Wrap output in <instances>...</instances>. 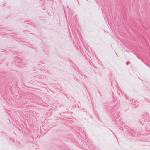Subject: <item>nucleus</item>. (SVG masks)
<instances>
[{
	"label": "nucleus",
	"mask_w": 150,
	"mask_h": 150,
	"mask_svg": "<svg viewBox=\"0 0 150 150\" xmlns=\"http://www.w3.org/2000/svg\"><path fill=\"white\" fill-rule=\"evenodd\" d=\"M136 56H137V57L139 59H140V58L139 57H138V56L137 55V54H136Z\"/></svg>",
	"instance_id": "4"
},
{
	"label": "nucleus",
	"mask_w": 150,
	"mask_h": 150,
	"mask_svg": "<svg viewBox=\"0 0 150 150\" xmlns=\"http://www.w3.org/2000/svg\"><path fill=\"white\" fill-rule=\"evenodd\" d=\"M140 59V60H141L142 62H144H144L143 61L142 59Z\"/></svg>",
	"instance_id": "5"
},
{
	"label": "nucleus",
	"mask_w": 150,
	"mask_h": 150,
	"mask_svg": "<svg viewBox=\"0 0 150 150\" xmlns=\"http://www.w3.org/2000/svg\"><path fill=\"white\" fill-rule=\"evenodd\" d=\"M146 127H145V130H146Z\"/></svg>",
	"instance_id": "9"
},
{
	"label": "nucleus",
	"mask_w": 150,
	"mask_h": 150,
	"mask_svg": "<svg viewBox=\"0 0 150 150\" xmlns=\"http://www.w3.org/2000/svg\"><path fill=\"white\" fill-rule=\"evenodd\" d=\"M119 114V112H117L116 110H114L112 113V115L114 117V119L116 120L117 118H118V115Z\"/></svg>",
	"instance_id": "1"
},
{
	"label": "nucleus",
	"mask_w": 150,
	"mask_h": 150,
	"mask_svg": "<svg viewBox=\"0 0 150 150\" xmlns=\"http://www.w3.org/2000/svg\"><path fill=\"white\" fill-rule=\"evenodd\" d=\"M130 130H131L130 131H129L128 130H127V131L128 132H131V133H132L131 136H134V134H134V130L133 129H132Z\"/></svg>",
	"instance_id": "2"
},
{
	"label": "nucleus",
	"mask_w": 150,
	"mask_h": 150,
	"mask_svg": "<svg viewBox=\"0 0 150 150\" xmlns=\"http://www.w3.org/2000/svg\"><path fill=\"white\" fill-rule=\"evenodd\" d=\"M150 68V66H149V65H147Z\"/></svg>",
	"instance_id": "7"
},
{
	"label": "nucleus",
	"mask_w": 150,
	"mask_h": 150,
	"mask_svg": "<svg viewBox=\"0 0 150 150\" xmlns=\"http://www.w3.org/2000/svg\"><path fill=\"white\" fill-rule=\"evenodd\" d=\"M130 63V62H129V61H127V62L126 63V65H128Z\"/></svg>",
	"instance_id": "3"
},
{
	"label": "nucleus",
	"mask_w": 150,
	"mask_h": 150,
	"mask_svg": "<svg viewBox=\"0 0 150 150\" xmlns=\"http://www.w3.org/2000/svg\"><path fill=\"white\" fill-rule=\"evenodd\" d=\"M140 122L141 123V124H142V123L141 121H140Z\"/></svg>",
	"instance_id": "8"
},
{
	"label": "nucleus",
	"mask_w": 150,
	"mask_h": 150,
	"mask_svg": "<svg viewBox=\"0 0 150 150\" xmlns=\"http://www.w3.org/2000/svg\"><path fill=\"white\" fill-rule=\"evenodd\" d=\"M147 120V121H150V120H149V119L148 120Z\"/></svg>",
	"instance_id": "6"
}]
</instances>
